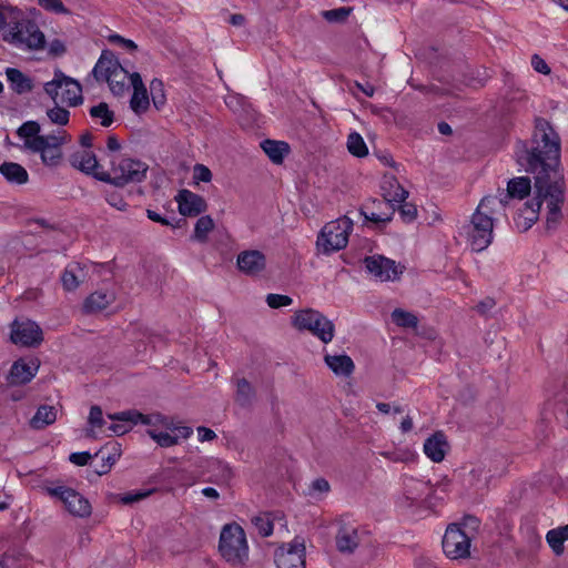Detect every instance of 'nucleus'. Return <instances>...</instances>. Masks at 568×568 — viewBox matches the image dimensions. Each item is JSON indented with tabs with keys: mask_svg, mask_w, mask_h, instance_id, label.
<instances>
[{
	"mask_svg": "<svg viewBox=\"0 0 568 568\" xmlns=\"http://www.w3.org/2000/svg\"><path fill=\"white\" fill-rule=\"evenodd\" d=\"M517 163L534 174L535 197L518 210L514 222L520 232L528 231L538 220L542 202L547 204V229H554L562 217L566 183L560 171V138L544 118L535 119L529 141H518L515 149Z\"/></svg>",
	"mask_w": 568,
	"mask_h": 568,
	"instance_id": "obj_1",
	"label": "nucleus"
},
{
	"mask_svg": "<svg viewBox=\"0 0 568 568\" xmlns=\"http://www.w3.org/2000/svg\"><path fill=\"white\" fill-rule=\"evenodd\" d=\"M504 207V200L497 196H485L478 204L476 211L467 225L464 226L467 243L471 251L483 252L494 239V219L491 214L495 206Z\"/></svg>",
	"mask_w": 568,
	"mask_h": 568,
	"instance_id": "obj_2",
	"label": "nucleus"
},
{
	"mask_svg": "<svg viewBox=\"0 0 568 568\" xmlns=\"http://www.w3.org/2000/svg\"><path fill=\"white\" fill-rule=\"evenodd\" d=\"M148 169V164L140 160L119 156L112 160L109 171L95 173L94 176L102 182L123 187L142 182L146 178Z\"/></svg>",
	"mask_w": 568,
	"mask_h": 568,
	"instance_id": "obj_3",
	"label": "nucleus"
},
{
	"mask_svg": "<svg viewBox=\"0 0 568 568\" xmlns=\"http://www.w3.org/2000/svg\"><path fill=\"white\" fill-rule=\"evenodd\" d=\"M3 41L22 50H41L45 45L43 32L23 11L18 22L12 23L3 33Z\"/></svg>",
	"mask_w": 568,
	"mask_h": 568,
	"instance_id": "obj_4",
	"label": "nucleus"
},
{
	"mask_svg": "<svg viewBox=\"0 0 568 568\" xmlns=\"http://www.w3.org/2000/svg\"><path fill=\"white\" fill-rule=\"evenodd\" d=\"M92 74L99 82H108L114 95H122L129 89V72L120 64L114 53L103 50Z\"/></svg>",
	"mask_w": 568,
	"mask_h": 568,
	"instance_id": "obj_5",
	"label": "nucleus"
},
{
	"mask_svg": "<svg viewBox=\"0 0 568 568\" xmlns=\"http://www.w3.org/2000/svg\"><path fill=\"white\" fill-rule=\"evenodd\" d=\"M219 551L232 565H243L248 558L244 529L239 524H226L220 534Z\"/></svg>",
	"mask_w": 568,
	"mask_h": 568,
	"instance_id": "obj_6",
	"label": "nucleus"
},
{
	"mask_svg": "<svg viewBox=\"0 0 568 568\" xmlns=\"http://www.w3.org/2000/svg\"><path fill=\"white\" fill-rule=\"evenodd\" d=\"M292 325L298 331H307L324 344L332 342L335 325L323 313L314 308L297 311L292 317Z\"/></svg>",
	"mask_w": 568,
	"mask_h": 568,
	"instance_id": "obj_7",
	"label": "nucleus"
},
{
	"mask_svg": "<svg viewBox=\"0 0 568 568\" xmlns=\"http://www.w3.org/2000/svg\"><path fill=\"white\" fill-rule=\"evenodd\" d=\"M44 91L54 103L77 106L83 102L80 82L65 75L61 70L54 71L53 79L44 84Z\"/></svg>",
	"mask_w": 568,
	"mask_h": 568,
	"instance_id": "obj_8",
	"label": "nucleus"
},
{
	"mask_svg": "<svg viewBox=\"0 0 568 568\" xmlns=\"http://www.w3.org/2000/svg\"><path fill=\"white\" fill-rule=\"evenodd\" d=\"M352 230L353 221L347 216L328 222L317 236L316 245L318 251L327 255L344 248L348 243Z\"/></svg>",
	"mask_w": 568,
	"mask_h": 568,
	"instance_id": "obj_9",
	"label": "nucleus"
},
{
	"mask_svg": "<svg viewBox=\"0 0 568 568\" xmlns=\"http://www.w3.org/2000/svg\"><path fill=\"white\" fill-rule=\"evenodd\" d=\"M386 183H388L390 187H395V191L390 193L386 190L385 186H383V200H373V204L377 203L379 206H384L386 211H372L369 214L367 211H363L365 214V220L377 224H386L392 221L393 214L395 212V204L404 203L407 199L408 192L395 179H392Z\"/></svg>",
	"mask_w": 568,
	"mask_h": 568,
	"instance_id": "obj_10",
	"label": "nucleus"
},
{
	"mask_svg": "<svg viewBox=\"0 0 568 568\" xmlns=\"http://www.w3.org/2000/svg\"><path fill=\"white\" fill-rule=\"evenodd\" d=\"M47 493L60 499L67 510L77 517H88L91 515L92 507L87 498L80 493L67 486L45 487Z\"/></svg>",
	"mask_w": 568,
	"mask_h": 568,
	"instance_id": "obj_11",
	"label": "nucleus"
},
{
	"mask_svg": "<svg viewBox=\"0 0 568 568\" xmlns=\"http://www.w3.org/2000/svg\"><path fill=\"white\" fill-rule=\"evenodd\" d=\"M470 538L456 524L450 525L443 537V549L452 559L466 558L470 551Z\"/></svg>",
	"mask_w": 568,
	"mask_h": 568,
	"instance_id": "obj_12",
	"label": "nucleus"
},
{
	"mask_svg": "<svg viewBox=\"0 0 568 568\" xmlns=\"http://www.w3.org/2000/svg\"><path fill=\"white\" fill-rule=\"evenodd\" d=\"M274 557L277 568H305L304 540L296 537L292 542L278 547Z\"/></svg>",
	"mask_w": 568,
	"mask_h": 568,
	"instance_id": "obj_13",
	"label": "nucleus"
},
{
	"mask_svg": "<svg viewBox=\"0 0 568 568\" xmlns=\"http://www.w3.org/2000/svg\"><path fill=\"white\" fill-rule=\"evenodd\" d=\"M11 341L14 344L36 347L43 341L41 327L32 321H14L11 325Z\"/></svg>",
	"mask_w": 568,
	"mask_h": 568,
	"instance_id": "obj_14",
	"label": "nucleus"
},
{
	"mask_svg": "<svg viewBox=\"0 0 568 568\" xmlns=\"http://www.w3.org/2000/svg\"><path fill=\"white\" fill-rule=\"evenodd\" d=\"M364 265L372 276L382 282L395 281L403 272L395 261L383 255L365 257Z\"/></svg>",
	"mask_w": 568,
	"mask_h": 568,
	"instance_id": "obj_15",
	"label": "nucleus"
},
{
	"mask_svg": "<svg viewBox=\"0 0 568 568\" xmlns=\"http://www.w3.org/2000/svg\"><path fill=\"white\" fill-rule=\"evenodd\" d=\"M236 265L243 274L256 276L266 268V256L258 250H245L237 255Z\"/></svg>",
	"mask_w": 568,
	"mask_h": 568,
	"instance_id": "obj_16",
	"label": "nucleus"
},
{
	"mask_svg": "<svg viewBox=\"0 0 568 568\" xmlns=\"http://www.w3.org/2000/svg\"><path fill=\"white\" fill-rule=\"evenodd\" d=\"M179 212L183 216H197L207 209L206 201L189 190H181L175 196Z\"/></svg>",
	"mask_w": 568,
	"mask_h": 568,
	"instance_id": "obj_17",
	"label": "nucleus"
},
{
	"mask_svg": "<svg viewBox=\"0 0 568 568\" xmlns=\"http://www.w3.org/2000/svg\"><path fill=\"white\" fill-rule=\"evenodd\" d=\"M109 418L112 420L131 423L133 425H136L139 423L143 424V425H149V426H155L159 424L165 425V426L168 425L166 417L160 413L144 415L135 409L110 414Z\"/></svg>",
	"mask_w": 568,
	"mask_h": 568,
	"instance_id": "obj_18",
	"label": "nucleus"
},
{
	"mask_svg": "<svg viewBox=\"0 0 568 568\" xmlns=\"http://www.w3.org/2000/svg\"><path fill=\"white\" fill-rule=\"evenodd\" d=\"M45 141L38 136L27 142V149L34 153H39L41 161L47 166H57L62 160V150L45 145Z\"/></svg>",
	"mask_w": 568,
	"mask_h": 568,
	"instance_id": "obj_19",
	"label": "nucleus"
},
{
	"mask_svg": "<svg viewBox=\"0 0 568 568\" xmlns=\"http://www.w3.org/2000/svg\"><path fill=\"white\" fill-rule=\"evenodd\" d=\"M338 551L352 554L358 547L361 538L357 528L348 525H342L335 537Z\"/></svg>",
	"mask_w": 568,
	"mask_h": 568,
	"instance_id": "obj_20",
	"label": "nucleus"
},
{
	"mask_svg": "<svg viewBox=\"0 0 568 568\" xmlns=\"http://www.w3.org/2000/svg\"><path fill=\"white\" fill-rule=\"evenodd\" d=\"M232 381L236 387L235 403L242 408H251L257 397L255 387L244 377H234Z\"/></svg>",
	"mask_w": 568,
	"mask_h": 568,
	"instance_id": "obj_21",
	"label": "nucleus"
},
{
	"mask_svg": "<svg viewBox=\"0 0 568 568\" xmlns=\"http://www.w3.org/2000/svg\"><path fill=\"white\" fill-rule=\"evenodd\" d=\"M114 300L115 296L112 292L95 291L85 298L83 311L87 314L101 312L111 305Z\"/></svg>",
	"mask_w": 568,
	"mask_h": 568,
	"instance_id": "obj_22",
	"label": "nucleus"
},
{
	"mask_svg": "<svg viewBox=\"0 0 568 568\" xmlns=\"http://www.w3.org/2000/svg\"><path fill=\"white\" fill-rule=\"evenodd\" d=\"M38 367H32L23 359H18L13 363L8 375V383L10 385H23L29 383L37 373Z\"/></svg>",
	"mask_w": 568,
	"mask_h": 568,
	"instance_id": "obj_23",
	"label": "nucleus"
},
{
	"mask_svg": "<svg viewBox=\"0 0 568 568\" xmlns=\"http://www.w3.org/2000/svg\"><path fill=\"white\" fill-rule=\"evenodd\" d=\"M7 80L13 92L24 94L33 89L32 79L16 68L6 69Z\"/></svg>",
	"mask_w": 568,
	"mask_h": 568,
	"instance_id": "obj_24",
	"label": "nucleus"
},
{
	"mask_svg": "<svg viewBox=\"0 0 568 568\" xmlns=\"http://www.w3.org/2000/svg\"><path fill=\"white\" fill-rule=\"evenodd\" d=\"M446 446L447 442L445 435L438 432L426 439L424 444V452L433 462L439 463L445 458Z\"/></svg>",
	"mask_w": 568,
	"mask_h": 568,
	"instance_id": "obj_25",
	"label": "nucleus"
},
{
	"mask_svg": "<svg viewBox=\"0 0 568 568\" xmlns=\"http://www.w3.org/2000/svg\"><path fill=\"white\" fill-rule=\"evenodd\" d=\"M325 364L339 376H351L355 369L353 359L348 355H329L324 356Z\"/></svg>",
	"mask_w": 568,
	"mask_h": 568,
	"instance_id": "obj_26",
	"label": "nucleus"
},
{
	"mask_svg": "<svg viewBox=\"0 0 568 568\" xmlns=\"http://www.w3.org/2000/svg\"><path fill=\"white\" fill-rule=\"evenodd\" d=\"M69 162L74 169L87 174L92 173L98 166L94 153L88 150L73 152L69 158Z\"/></svg>",
	"mask_w": 568,
	"mask_h": 568,
	"instance_id": "obj_27",
	"label": "nucleus"
},
{
	"mask_svg": "<svg viewBox=\"0 0 568 568\" xmlns=\"http://www.w3.org/2000/svg\"><path fill=\"white\" fill-rule=\"evenodd\" d=\"M0 173L11 184L22 185L29 180L27 170L16 162H3L0 165Z\"/></svg>",
	"mask_w": 568,
	"mask_h": 568,
	"instance_id": "obj_28",
	"label": "nucleus"
},
{
	"mask_svg": "<svg viewBox=\"0 0 568 568\" xmlns=\"http://www.w3.org/2000/svg\"><path fill=\"white\" fill-rule=\"evenodd\" d=\"M84 273L80 263H70L61 275L62 286L65 291L72 292L83 282Z\"/></svg>",
	"mask_w": 568,
	"mask_h": 568,
	"instance_id": "obj_29",
	"label": "nucleus"
},
{
	"mask_svg": "<svg viewBox=\"0 0 568 568\" xmlns=\"http://www.w3.org/2000/svg\"><path fill=\"white\" fill-rule=\"evenodd\" d=\"M531 191V181L528 176L514 178L508 181L507 184V194L503 200L509 199H518L523 200L530 194ZM506 205V201H504Z\"/></svg>",
	"mask_w": 568,
	"mask_h": 568,
	"instance_id": "obj_30",
	"label": "nucleus"
},
{
	"mask_svg": "<svg viewBox=\"0 0 568 568\" xmlns=\"http://www.w3.org/2000/svg\"><path fill=\"white\" fill-rule=\"evenodd\" d=\"M261 148L275 164H281L284 158L290 153V145L284 141L264 140Z\"/></svg>",
	"mask_w": 568,
	"mask_h": 568,
	"instance_id": "obj_31",
	"label": "nucleus"
},
{
	"mask_svg": "<svg viewBox=\"0 0 568 568\" xmlns=\"http://www.w3.org/2000/svg\"><path fill=\"white\" fill-rule=\"evenodd\" d=\"M57 419V409L50 405H41L34 416L30 419V426L33 429H43L53 424Z\"/></svg>",
	"mask_w": 568,
	"mask_h": 568,
	"instance_id": "obj_32",
	"label": "nucleus"
},
{
	"mask_svg": "<svg viewBox=\"0 0 568 568\" xmlns=\"http://www.w3.org/2000/svg\"><path fill=\"white\" fill-rule=\"evenodd\" d=\"M430 490L427 481L408 478L405 481V497L412 503L418 501Z\"/></svg>",
	"mask_w": 568,
	"mask_h": 568,
	"instance_id": "obj_33",
	"label": "nucleus"
},
{
	"mask_svg": "<svg viewBox=\"0 0 568 568\" xmlns=\"http://www.w3.org/2000/svg\"><path fill=\"white\" fill-rule=\"evenodd\" d=\"M89 113L93 119H99L100 124L104 128H109L114 122V112L109 109L105 102L93 105Z\"/></svg>",
	"mask_w": 568,
	"mask_h": 568,
	"instance_id": "obj_34",
	"label": "nucleus"
},
{
	"mask_svg": "<svg viewBox=\"0 0 568 568\" xmlns=\"http://www.w3.org/2000/svg\"><path fill=\"white\" fill-rule=\"evenodd\" d=\"M150 105L146 88H135L130 100L131 109L136 113H144Z\"/></svg>",
	"mask_w": 568,
	"mask_h": 568,
	"instance_id": "obj_35",
	"label": "nucleus"
},
{
	"mask_svg": "<svg viewBox=\"0 0 568 568\" xmlns=\"http://www.w3.org/2000/svg\"><path fill=\"white\" fill-rule=\"evenodd\" d=\"M21 11V9L9 3H0V30L17 23Z\"/></svg>",
	"mask_w": 568,
	"mask_h": 568,
	"instance_id": "obj_36",
	"label": "nucleus"
},
{
	"mask_svg": "<svg viewBox=\"0 0 568 568\" xmlns=\"http://www.w3.org/2000/svg\"><path fill=\"white\" fill-rule=\"evenodd\" d=\"M347 150L348 152L357 158H364L368 154L367 145L357 132H352L347 138Z\"/></svg>",
	"mask_w": 568,
	"mask_h": 568,
	"instance_id": "obj_37",
	"label": "nucleus"
},
{
	"mask_svg": "<svg viewBox=\"0 0 568 568\" xmlns=\"http://www.w3.org/2000/svg\"><path fill=\"white\" fill-rule=\"evenodd\" d=\"M392 320L397 326L404 328H416L418 325V318L413 313L402 308H395L392 312Z\"/></svg>",
	"mask_w": 568,
	"mask_h": 568,
	"instance_id": "obj_38",
	"label": "nucleus"
},
{
	"mask_svg": "<svg viewBox=\"0 0 568 568\" xmlns=\"http://www.w3.org/2000/svg\"><path fill=\"white\" fill-rule=\"evenodd\" d=\"M214 229V221L210 215L201 216L194 226L193 239L199 242H206L209 233Z\"/></svg>",
	"mask_w": 568,
	"mask_h": 568,
	"instance_id": "obj_39",
	"label": "nucleus"
},
{
	"mask_svg": "<svg viewBox=\"0 0 568 568\" xmlns=\"http://www.w3.org/2000/svg\"><path fill=\"white\" fill-rule=\"evenodd\" d=\"M351 7H341L332 10L322 11V17L329 23H343L352 13Z\"/></svg>",
	"mask_w": 568,
	"mask_h": 568,
	"instance_id": "obj_40",
	"label": "nucleus"
},
{
	"mask_svg": "<svg viewBox=\"0 0 568 568\" xmlns=\"http://www.w3.org/2000/svg\"><path fill=\"white\" fill-rule=\"evenodd\" d=\"M150 93L153 105L156 110H160L165 104L163 82L159 79H153L150 83Z\"/></svg>",
	"mask_w": 568,
	"mask_h": 568,
	"instance_id": "obj_41",
	"label": "nucleus"
},
{
	"mask_svg": "<svg viewBox=\"0 0 568 568\" xmlns=\"http://www.w3.org/2000/svg\"><path fill=\"white\" fill-rule=\"evenodd\" d=\"M39 132L40 124L37 121H27L17 130V134L24 139L26 146L28 141L41 136Z\"/></svg>",
	"mask_w": 568,
	"mask_h": 568,
	"instance_id": "obj_42",
	"label": "nucleus"
},
{
	"mask_svg": "<svg viewBox=\"0 0 568 568\" xmlns=\"http://www.w3.org/2000/svg\"><path fill=\"white\" fill-rule=\"evenodd\" d=\"M106 447L101 448L99 452H97L95 457L101 456V465L95 468V473L98 475H105L110 471L112 465L115 463L116 457L119 454L116 453H108L105 455Z\"/></svg>",
	"mask_w": 568,
	"mask_h": 568,
	"instance_id": "obj_43",
	"label": "nucleus"
},
{
	"mask_svg": "<svg viewBox=\"0 0 568 568\" xmlns=\"http://www.w3.org/2000/svg\"><path fill=\"white\" fill-rule=\"evenodd\" d=\"M47 115L52 123L65 125L69 122L70 112L67 109L59 106V103H55L54 108L47 111Z\"/></svg>",
	"mask_w": 568,
	"mask_h": 568,
	"instance_id": "obj_44",
	"label": "nucleus"
},
{
	"mask_svg": "<svg viewBox=\"0 0 568 568\" xmlns=\"http://www.w3.org/2000/svg\"><path fill=\"white\" fill-rule=\"evenodd\" d=\"M153 493V489L149 490H138V491H129L124 494L116 495V499L123 505H131L138 503Z\"/></svg>",
	"mask_w": 568,
	"mask_h": 568,
	"instance_id": "obj_45",
	"label": "nucleus"
},
{
	"mask_svg": "<svg viewBox=\"0 0 568 568\" xmlns=\"http://www.w3.org/2000/svg\"><path fill=\"white\" fill-rule=\"evenodd\" d=\"M252 523L261 536L268 537L272 535L274 526L267 515L256 516L252 519Z\"/></svg>",
	"mask_w": 568,
	"mask_h": 568,
	"instance_id": "obj_46",
	"label": "nucleus"
},
{
	"mask_svg": "<svg viewBox=\"0 0 568 568\" xmlns=\"http://www.w3.org/2000/svg\"><path fill=\"white\" fill-rule=\"evenodd\" d=\"M546 540L556 555L564 552L565 537L557 529H551L546 535Z\"/></svg>",
	"mask_w": 568,
	"mask_h": 568,
	"instance_id": "obj_47",
	"label": "nucleus"
},
{
	"mask_svg": "<svg viewBox=\"0 0 568 568\" xmlns=\"http://www.w3.org/2000/svg\"><path fill=\"white\" fill-rule=\"evenodd\" d=\"M146 433L161 447H171L178 444V436H172L169 433H156L154 429H148Z\"/></svg>",
	"mask_w": 568,
	"mask_h": 568,
	"instance_id": "obj_48",
	"label": "nucleus"
},
{
	"mask_svg": "<svg viewBox=\"0 0 568 568\" xmlns=\"http://www.w3.org/2000/svg\"><path fill=\"white\" fill-rule=\"evenodd\" d=\"M41 138L47 142L45 145L60 149L71 140L70 135L63 130H59L57 134L41 135Z\"/></svg>",
	"mask_w": 568,
	"mask_h": 568,
	"instance_id": "obj_49",
	"label": "nucleus"
},
{
	"mask_svg": "<svg viewBox=\"0 0 568 568\" xmlns=\"http://www.w3.org/2000/svg\"><path fill=\"white\" fill-rule=\"evenodd\" d=\"M266 303L271 308H280L291 305L293 300L288 295L271 293L266 296Z\"/></svg>",
	"mask_w": 568,
	"mask_h": 568,
	"instance_id": "obj_50",
	"label": "nucleus"
},
{
	"mask_svg": "<svg viewBox=\"0 0 568 568\" xmlns=\"http://www.w3.org/2000/svg\"><path fill=\"white\" fill-rule=\"evenodd\" d=\"M38 3L47 11H51L54 13L69 12L61 0H38Z\"/></svg>",
	"mask_w": 568,
	"mask_h": 568,
	"instance_id": "obj_51",
	"label": "nucleus"
},
{
	"mask_svg": "<svg viewBox=\"0 0 568 568\" xmlns=\"http://www.w3.org/2000/svg\"><path fill=\"white\" fill-rule=\"evenodd\" d=\"M88 422L92 427L101 428L103 426L104 420L102 409L100 406L93 405L91 407Z\"/></svg>",
	"mask_w": 568,
	"mask_h": 568,
	"instance_id": "obj_52",
	"label": "nucleus"
},
{
	"mask_svg": "<svg viewBox=\"0 0 568 568\" xmlns=\"http://www.w3.org/2000/svg\"><path fill=\"white\" fill-rule=\"evenodd\" d=\"M193 179L201 182H210L212 180V172L204 164H195Z\"/></svg>",
	"mask_w": 568,
	"mask_h": 568,
	"instance_id": "obj_53",
	"label": "nucleus"
},
{
	"mask_svg": "<svg viewBox=\"0 0 568 568\" xmlns=\"http://www.w3.org/2000/svg\"><path fill=\"white\" fill-rule=\"evenodd\" d=\"M399 213L405 221L412 222L417 216V209L414 204L404 202L399 205Z\"/></svg>",
	"mask_w": 568,
	"mask_h": 568,
	"instance_id": "obj_54",
	"label": "nucleus"
},
{
	"mask_svg": "<svg viewBox=\"0 0 568 568\" xmlns=\"http://www.w3.org/2000/svg\"><path fill=\"white\" fill-rule=\"evenodd\" d=\"M92 458L91 454L88 452L72 453L69 457V460L78 466H85L89 464Z\"/></svg>",
	"mask_w": 568,
	"mask_h": 568,
	"instance_id": "obj_55",
	"label": "nucleus"
},
{
	"mask_svg": "<svg viewBox=\"0 0 568 568\" xmlns=\"http://www.w3.org/2000/svg\"><path fill=\"white\" fill-rule=\"evenodd\" d=\"M106 202L119 211H124L128 206L126 202L116 193H110L105 197Z\"/></svg>",
	"mask_w": 568,
	"mask_h": 568,
	"instance_id": "obj_56",
	"label": "nucleus"
},
{
	"mask_svg": "<svg viewBox=\"0 0 568 568\" xmlns=\"http://www.w3.org/2000/svg\"><path fill=\"white\" fill-rule=\"evenodd\" d=\"M531 64H532L534 69L539 73H542V74L550 73V68L548 67L546 61L537 54L532 55Z\"/></svg>",
	"mask_w": 568,
	"mask_h": 568,
	"instance_id": "obj_57",
	"label": "nucleus"
},
{
	"mask_svg": "<svg viewBox=\"0 0 568 568\" xmlns=\"http://www.w3.org/2000/svg\"><path fill=\"white\" fill-rule=\"evenodd\" d=\"M65 50L67 49L64 43L59 39H54L49 45V53L53 57H60L64 54Z\"/></svg>",
	"mask_w": 568,
	"mask_h": 568,
	"instance_id": "obj_58",
	"label": "nucleus"
},
{
	"mask_svg": "<svg viewBox=\"0 0 568 568\" xmlns=\"http://www.w3.org/2000/svg\"><path fill=\"white\" fill-rule=\"evenodd\" d=\"M146 216L153 221V222H156V223H160L162 225H170V226H179L180 224L178 223V225H173V223L166 219V217H163L161 214H159L158 212L153 211V210H146Z\"/></svg>",
	"mask_w": 568,
	"mask_h": 568,
	"instance_id": "obj_59",
	"label": "nucleus"
},
{
	"mask_svg": "<svg viewBox=\"0 0 568 568\" xmlns=\"http://www.w3.org/2000/svg\"><path fill=\"white\" fill-rule=\"evenodd\" d=\"M496 305L495 301L493 298H485L484 301L479 302L476 306V310L479 314H486L489 312L494 306Z\"/></svg>",
	"mask_w": 568,
	"mask_h": 568,
	"instance_id": "obj_60",
	"label": "nucleus"
},
{
	"mask_svg": "<svg viewBox=\"0 0 568 568\" xmlns=\"http://www.w3.org/2000/svg\"><path fill=\"white\" fill-rule=\"evenodd\" d=\"M312 489L320 493H327L329 490V484L325 478H317L312 483Z\"/></svg>",
	"mask_w": 568,
	"mask_h": 568,
	"instance_id": "obj_61",
	"label": "nucleus"
},
{
	"mask_svg": "<svg viewBox=\"0 0 568 568\" xmlns=\"http://www.w3.org/2000/svg\"><path fill=\"white\" fill-rule=\"evenodd\" d=\"M197 434L201 442L212 440L216 437V434L212 429L204 426L197 427Z\"/></svg>",
	"mask_w": 568,
	"mask_h": 568,
	"instance_id": "obj_62",
	"label": "nucleus"
},
{
	"mask_svg": "<svg viewBox=\"0 0 568 568\" xmlns=\"http://www.w3.org/2000/svg\"><path fill=\"white\" fill-rule=\"evenodd\" d=\"M109 429L118 436L124 435L130 430V426L126 424H112Z\"/></svg>",
	"mask_w": 568,
	"mask_h": 568,
	"instance_id": "obj_63",
	"label": "nucleus"
},
{
	"mask_svg": "<svg viewBox=\"0 0 568 568\" xmlns=\"http://www.w3.org/2000/svg\"><path fill=\"white\" fill-rule=\"evenodd\" d=\"M229 22L234 27H242L246 22V18L242 13H234L230 17Z\"/></svg>",
	"mask_w": 568,
	"mask_h": 568,
	"instance_id": "obj_64",
	"label": "nucleus"
}]
</instances>
